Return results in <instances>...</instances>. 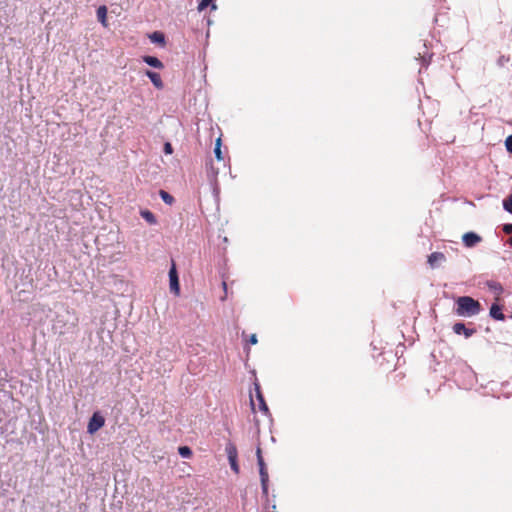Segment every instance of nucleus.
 <instances>
[{
    "label": "nucleus",
    "mask_w": 512,
    "mask_h": 512,
    "mask_svg": "<svg viewBox=\"0 0 512 512\" xmlns=\"http://www.w3.org/2000/svg\"><path fill=\"white\" fill-rule=\"evenodd\" d=\"M455 313L460 317H473L480 313L482 307L478 300L470 296H460L455 301Z\"/></svg>",
    "instance_id": "f257e3e1"
},
{
    "label": "nucleus",
    "mask_w": 512,
    "mask_h": 512,
    "mask_svg": "<svg viewBox=\"0 0 512 512\" xmlns=\"http://www.w3.org/2000/svg\"><path fill=\"white\" fill-rule=\"evenodd\" d=\"M225 451H226L231 469L233 470L234 473L238 474L240 472V468H239L238 461H237L238 452H237L236 446L233 443H228L226 445Z\"/></svg>",
    "instance_id": "f03ea898"
},
{
    "label": "nucleus",
    "mask_w": 512,
    "mask_h": 512,
    "mask_svg": "<svg viewBox=\"0 0 512 512\" xmlns=\"http://www.w3.org/2000/svg\"><path fill=\"white\" fill-rule=\"evenodd\" d=\"M104 424H105L104 417L99 412H95L89 420V423L87 426V431L90 434H94L100 428H102L104 426Z\"/></svg>",
    "instance_id": "7ed1b4c3"
},
{
    "label": "nucleus",
    "mask_w": 512,
    "mask_h": 512,
    "mask_svg": "<svg viewBox=\"0 0 512 512\" xmlns=\"http://www.w3.org/2000/svg\"><path fill=\"white\" fill-rule=\"evenodd\" d=\"M258 466H259V474H260L262 492H263L264 496L267 497L268 482H269L268 470L266 468V464L264 461H259Z\"/></svg>",
    "instance_id": "20e7f679"
},
{
    "label": "nucleus",
    "mask_w": 512,
    "mask_h": 512,
    "mask_svg": "<svg viewBox=\"0 0 512 512\" xmlns=\"http://www.w3.org/2000/svg\"><path fill=\"white\" fill-rule=\"evenodd\" d=\"M169 280H170V289L175 294H179L180 287H179V280H178V274L176 270L175 262L172 261V266L169 271Z\"/></svg>",
    "instance_id": "39448f33"
},
{
    "label": "nucleus",
    "mask_w": 512,
    "mask_h": 512,
    "mask_svg": "<svg viewBox=\"0 0 512 512\" xmlns=\"http://www.w3.org/2000/svg\"><path fill=\"white\" fill-rule=\"evenodd\" d=\"M486 286L495 295V301H500L501 294L503 293V287L501 283L489 280L486 282Z\"/></svg>",
    "instance_id": "423d86ee"
},
{
    "label": "nucleus",
    "mask_w": 512,
    "mask_h": 512,
    "mask_svg": "<svg viewBox=\"0 0 512 512\" xmlns=\"http://www.w3.org/2000/svg\"><path fill=\"white\" fill-rule=\"evenodd\" d=\"M250 401H251V407H252V410L254 412H256V405L258 407V410L260 412H262L264 415H268L269 414V408L266 404V401L264 399V397L262 398H259L257 399L256 401L253 399V397L251 396L250 397Z\"/></svg>",
    "instance_id": "0eeeda50"
},
{
    "label": "nucleus",
    "mask_w": 512,
    "mask_h": 512,
    "mask_svg": "<svg viewBox=\"0 0 512 512\" xmlns=\"http://www.w3.org/2000/svg\"><path fill=\"white\" fill-rule=\"evenodd\" d=\"M462 240L466 247H474L481 241V237L474 232H468L463 235Z\"/></svg>",
    "instance_id": "6e6552de"
},
{
    "label": "nucleus",
    "mask_w": 512,
    "mask_h": 512,
    "mask_svg": "<svg viewBox=\"0 0 512 512\" xmlns=\"http://www.w3.org/2000/svg\"><path fill=\"white\" fill-rule=\"evenodd\" d=\"M453 331L458 335L464 334L466 338L471 337L476 332L475 329L466 328L465 324L461 322L455 323L453 325Z\"/></svg>",
    "instance_id": "1a4fd4ad"
},
{
    "label": "nucleus",
    "mask_w": 512,
    "mask_h": 512,
    "mask_svg": "<svg viewBox=\"0 0 512 512\" xmlns=\"http://www.w3.org/2000/svg\"><path fill=\"white\" fill-rule=\"evenodd\" d=\"M497 302L498 301L491 305L489 314L493 319L503 321L505 319V315L502 312V306H500Z\"/></svg>",
    "instance_id": "9d476101"
},
{
    "label": "nucleus",
    "mask_w": 512,
    "mask_h": 512,
    "mask_svg": "<svg viewBox=\"0 0 512 512\" xmlns=\"http://www.w3.org/2000/svg\"><path fill=\"white\" fill-rule=\"evenodd\" d=\"M445 260L446 257L442 252H433L428 256V263L432 268L437 267L439 263Z\"/></svg>",
    "instance_id": "9b49d317"
},
{
    "label": "nucleus",
    "mask_w": 512,
    "mask_h": 512,
    "mask_svg": "<svg viewBox=\"0 0 512 512\" xmlns=\"http://www.w3.org/2000/svg\"><path fill=\"white\" fill-rule=\"evenodd\" d=\"M146 75L151 80V82L153 83V85L156 88H158V89L163 88V82H162L161 76L158 73L147 70Z\"/></svg>",
    "instance_id": "f8f14e48"
},
{
    "label": "nucleus",
    "mask_w": 512,
    "mask_h": 512,
    "mask_svg": "<svg viewBox=\"0 0 512 512\" xmlns=\"http://www.w3.org/2000/svg\"><path fill=\"white\" fill-rule=\"evenodd\" d=\"M144 62L147 63L149 66H152L154 68L161 69L163 68V63L154 56H145L143 58Z\"/></svg>",
    "instance_id": "ddd939ff"
},
{
    "label": "nucleus",
    "mask_w": 512,
    "mask_h": 512,
    "mask_svg": "<svg viewBox=\"0 0 512 512\" xmlns=\"http://www.w3.org/2000/svg\"><path fill=\"white\" fill-rule=\"evenodd\" d=\"M140 215L151 225L157 223L155 215L150 210H141Z\"/></svg>",
    "instance_id": "4468645a"
},
{
    "label": "nucleus",
    "mask_w": 512,
    "mask_h": 512,
    "mask_svg": "<svg viewBox=\"0 0 512 512\" xmlns=\"http://www.w3.org/2000/svg\"><path fill=\"white\" fill-rule=\"evenodd\" d=\"M97 18L98 20L104 25L106 26L107 23H106V19H107V8L106 6H100L98 9H97Z\"/></svg>",
    "instance_id": "2eb2a0df"
},
{
    "label": "nucleus",
    "mask_w": 512,
    "mask_h": 512,
    "mask_svg": "<svg viewBox=\"0 0 512 512\" xmlns=\"http://www.w3.org/2000/svg\"><path fill=\"white\" fill-rule=\"evenodd\" d=\"M214 153H215V156H216L218 161H223L224 162V156H223L222 150H221V139L220 138H218L216 140L215 148H214Z\"/></svg>",
    "instance_id": "dca6fc26"
},
{
    "label": "nucleus",
    "mask_w": 512,
    "mask_h": 512,
    "mask_svg": "<svg viewBox=\"0 0 512 512\" xmlns=\"http://www.w3.org/2000/svg\"><path fill=\"white\" fill-rule=\"evenodd\" d=\"M159 195L166 204L172 205L174 203V197L165 190H160Z\"/></svg>",
    "instance_id": "f3484780"
},
{
    "label": "nucleus",
    "mask_w": 512,
    "mask_h": 512,
    "mask_svg": "<svg viewBox=\"0 0 512 512\" xmlns=\"http://www.w3.org/2000/svg\"><path fill=\"white\" fill-rule=\"evenodd\" d=\"M208 6H211L212 10H216L217 8V6L214 3H212V0H201L198 5V10L203 11Z\"/></svg>",
    "instance_id": "a211bd4d"
},
{
    "label": "nucleus",
    "mask_w": 512,
    "mask_h": 512,
    "mask_svg": "<svg viewBox=\"0 0 512 512\" xmlns=\"http://www.w3.org/2000/svg\"><path fill=\"white\" fill-rule=\"evenodd\" d=\"M150 39L153 41V42H156V43H160L162 45L165 44V37H164V34L161 33V32H154L151 36H150Z\"/></svg>",
    "instance_id": "6ab92c4d"
},
{
    "label": "nucleus",
    "mask_w": 512,
    "mask_h": 512,
    "mask_svg": "<svg viewBox=\"0 0 512 512\" xmlns=\"http://www.w3.org/2000/svg\"><path fill=\"white\" fill-rule=\"evenodd\" d=\"M178 452L184 458H190L192 456V451L188 446L179 447Z\"/></svg>",
    "instance_id": "aec40b11"
},
{
    "label": "nucleus",
    "mask_w": 512,
    "mask_h": 512,
    "mask_svg": "<svg viewBox=\"0 0 512 512\" xmlns=\"http://www.w3.org/2000/svg\"><path fill=\"white\" fill-rule=\"evenodd\" d=\"M503 207L506 211L512 214V193L503 201Z\"/></svg>",
    "instance_id": "412c9836"
},
{
    "label": "nucleus",
    "mask_w": 512,
    "mask_h": 512,
    "mask_svg": "<svg viewBox=\"0 0 512 512\" xmlns=\"http://www.w3.org/2000/svg\"><path fill=\"white\" fill-rule=\"evenodd\" d=\"M505 145L507 151L512 153V134L506 138Z\"/></svg>",
    "instance_id": "4be33fe9"
},
{
    "label": "nucleus",
    "mask_w": 512,
    "mask_h": 512,
    "mask_svg": "<svg viewBox=\"0 0 512 512\" xmlns=\"http://www.w3.org/2000/svg\"><path fill=\"white\" fill-rule=\"evenodd\" d=\"M266 498H267V504L265 505L266 512H276V505L269 503L268 496Z\"/></svg>",
    "instance_id": "5701e85b"
},
{
    "label": "nucleus",
    "mask_w": 512,
    "mask_h": 512,
    "mask_svg": "<svg viewBox=\"0 0 512 512\" xmlns=\"http://www.w3.org/2000/svg\"><path fill=\"white\" fill-rule=\"evenodd\" d=\"M254 385H255L256 400L259 399V398L264 397L262 392H261L260 385L258 383H255Z\"/></svg>",
    "instance_id": "b1692460"
},
{
    "label": "nucleus",
    "mask_w": 512,
    "mask_h": 512,
    "mask_svg": "<svg viewBox=\"0 0 512 512\" xmlns=\"http://www.w3.org/2000/svg\"><path fill=\"white\" fill-rule=\"evenodd\" d=\"M164 152L166 154H171L173 152V148H172V145L170 143H166L164 145Z\"/></svg>",
    "instance_id": "393cba45"
},
{
    "label": "nucleus",
    "mask_w": 512,
    "mask_h": 512,
    "mask_svg": "<svg viewBox=\"0 0 512 512\" xmlns=\"http://www.w3.org/2000/svg\"><path fill=\"white\" fill-rule=\"evenodd\" d=\"M503 231L506 233V234H512V224H505L503 226Z\"/></svg>",
    "instance_id": "a878e982"
},
{
    "label": "nucleus",
    "mask_w": 512,
    "mask_h": 512,
    "mask_svg": "<svg viewBox=\"0 0 512 512\" xmlns=\"http://www.w3.org/2000/svg\"><path fill=\"white\" fill-rule=\"evenodd\" d=\"M256 455H257V463H259V461H264L260 447L257 448Z\"/></svg>",
    "instance_id": "bb28decb"
},
{
    "label": "nucleus",
    "mask_w": 512,
    "mask_h": 512,
    "mask_svg": "<svg viewBox=\"0 0 512 512\" xmlns=\"http://www.w3.org/2000/svg\"><path fill=\"white\" fill-rule=\"evenodd\" d=\"M249 343L252 345H255L257 343V336L256 334H252L249 338Z\"/></svg>",
    "instance_id": "cd10ccee"
},
{
    "label": "nucleus",
    "mask_w": 512,
    "mask_h": 512,
    "mask_svg": "<svg viewBox=\"0 0 512 512\" xmlns=\"http://www.w3.org/2000/svg\"><path fill=\"white\" fill-rule=\"evenodd\" d=\"M210 170H211V175H212L213 177H216V176H217V174H218V170H215V169H214V167H213L212 165L210 166Z\"/></svg>",
    "instance_id": "c85d7f7f"
},
{
    "label": "nucleus",
    "mask_w": 512,
    "mask_h": 512,
    "mask_svg": "<svg viewBox=\"0 0 512 512\" xmlns=\"http://www.w3.org/2000/svg\"><path fill=\"white\" fill-rule=\"evenodd\" d=\"M222 285H223L224 290L226 291V289H227V284H226V282H223V283H222Z\"/></svg>",
    "instance_id": "c756f323"
},
{
    "label": "nucleus",
    "mask_w": 512,
    "mask_h": 512,
    "mask_svg": "<svg viewBox=\"0 0 512 512\" xmlns=\"http://www.w3.org/2000/svg\"><path fill=\"white\" fill-rule=\"evenodd\" d=\"M509 244L512 246V237L509 239Z\"/></svg>",
    "instance_id": "7c9ffc66"
}]
</instances>
